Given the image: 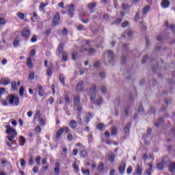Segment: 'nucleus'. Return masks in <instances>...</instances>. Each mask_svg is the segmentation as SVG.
Instances as JSON below:
<instances>
[{
    "instance_id": "28",
    "label": "nucleus",
    "mask_w": 175,
    "mask_h": 175,
    "mask_svg": "<svg viewBox=\"0 0 175 175\" xmlns=\"http://www.w3.org/2000/svg\"><path fill=\"white\" fill-rule=\"evenodd\" d=\"M27 142V140L25 139V137L23 136H21L20 137V146H24L25 143Z\"/></svg>"
},
{
    "instance_id": "2",
    "label": "nucleus",
    "mask_w": 175,
    "mask_h": 175,
    "mask_svg": "<svg viewBox=\"0 0 175 175\" xmlns=\"http://www.w3.org/2000/svg\"><path fill=\"white\" fill-rule=\"evenodd\" d=\"M7 130L6 132L9 136H7V139L10 142H7L6 144L8 146V147H12V145L13 144V140H14V138L16 136H17V131L12 128L11 126H6Z\"/></svg>"
},
{
    "instance_id": "7",
    "label": "nucleus",
    "mask_w": 175,
    "mask_h": 175,
    "mask_svg": "<svg viewBox=\"0 0 175 175\" xmlns=\"http://www.w3.org/2000/svg\"><path fill=\"white\" fill-rule=\"evenodd\" d=\"M75 12V5L73 4L69 5L68 14L70 17H73V13Z\"/></svg>"
},
{
    "instance_id": "9",
    "label": "nucleus",
    "mask_w": 175,
    "mask_h": 175,
    "mask_svg": "<svg viewBox=\"0 0 175 175\" xmlns=\"http://www.w3.org/2000/svg\"><path fill=\"white\" fill-rule=\"evenodd\" d=\"M11 81L9 78H2L1 79V84L3 85H9L10 84Z\"/></svg>"
},
{
    "instance_id": "13",
    "label": "nucleus",
    "mask_w": 175,
    "mask_h": 175,
    "mask_svg": "<svg viewBox=\"0 0 175 175\" xmlns=\"http://www.w3.org/2000/svg\"><path fill=\"white\" fill-rule=\"evenodd\" d=\"M55 169L54 172L56 174H59V169L61 168V165L59 164V162H56L55 163Z\"/></svg>"
},
{
    "instance_id": "4",
    "label": "nucleus",
    "mask_w": 175,
    "mask_h": 175,
    "mask_svg": "<svg viewBox=\"0 0 175 175\" xmlns=\"http://www.w3.org/2000/svg\"><path fill=\"white\" fill-rule=\"evenodd\" d=\"M21 36L23 38H29L31 36V30L28 27H25L22 30Z\"/></svg>"
},
{
    "instance_id": "27",
    "label": "nucleus",
    "mask_w": 175,
    "mask_h": 175,
    "mask_svg": "<svg viewBox=\"0 0 175 175\" xmlns=\"http://www.w3.org/2000/svg\"><path fill=\"white\" fill-rule=\"evenodd\" d=\"M11 87L13 91H17V90H18V88H17V83H16V81L12 82Z\"/></svg>"
},
{
    "instance_id": "36",
    "label": "nucleus",
    "mask_w": 175,
    "mask_h": 175,
    "mask_svg": "<svg viewBox=\"0 0 175 175\" xmlns=\"http://www.w3.org/2000/svg\"><path fill=\"white\" fill-rule=\"evenodd\" d=\"M84 51H88V53L90 55H92V54H94V53H95V51H96L95 49H94V48L90 49L89 50L87 49H85Z\"/></svg>"
},
{
    "instance_id": "48",
    "label": "nucleus",
    "mask_w": 175,
    "mask_h": 175,
    "mask_svg": "<svg viewBox=\"0 0 175 175\" xmlns=\"http://www.w3.org/2000/svg\"><path fill=\"white\" fill-rule=\"evenodd\" d=\"M72 167L74 170H75L77 172H79L80 169L79 168V165H77V164H76V163H75L72 165Z\"/></svg>"
},
{
    "instance_id": "40",
    "label": "nucleus",
    "mask_w": 175,
    "mask_h": 175,
    "mask_svg": "<svg viewBox=\"0 0 175 175\" xmlns=\"http://www.w3.org/2000/svg\"><path fill=\"white\" fill-rule=\"evenodd\" d=\"M61 129H63V132H66V133H69V132H70V129H69L68 126H64Z\"/></svg>"
},
{
    "instance_id": "43",
    "label": "nucleus",
    "mask_w": 175,
    "mask_h": 175,
    "mask_svg": "<svg viewBox=\"0 0 175 175\" xmlns=\"http://www.w3.org/2000/svg\"><path fill=\"white\" fill-rule=\"evenodd\" d=\"M92 117H94V115L92 114L91 113H89V117L85 118V122H87V123L90 122V119L92 118Z\"/></svg>"
},
{
    "instance_id": "49",
    "label": "nucleus",
    "mask_w": 175,
    "mask_h": 175,
    "mask_svg": "<svg viewBox=\"0 0 175 175\" xmlns=\"http://www.w3.org/2000/svg\"><path fill=\"white\" fill-rule=\"evenodd\" d=\"M29 79H30V80H33V79H35V72H30L29 75Z\"/></svg>"
},
{
    "instance_id": "30",
    "label": "nucleus",
    "mask_w": 175,
    "mask_h": 175,
    "mask_svg": "<svg viewBox=\"0 0 175 175\" xmlns=\"http://www.w3.org/2000/svg\"><path fill=\"white\" fill-rule=\"evenodd\" d=\"M62 55L63 61L66 62V61H68V53H66V52H62Z\"/></svg>"
},
{
    "instance_id": "44",
    "label": "nucleus",
    "mask_w": 175,
    "mask_h": 175,
    "mask_svg": "<svg viewBox=\"0 0 175 175\" xmlns=\"http://www.w3.org/2000/svg\"><path fill=\"white\" fill-rule=\"evenodd\" d=\"M121 21H122V19H121V18H118V19H116L115 21H113V23H112V25H118V24H120V23H121Z\"/></svg>"
},
{
    "instance_id": "51",
    "label": "nucleus",
    "mask_w": 175,
    "mask_h": 175,
    "mask_svg": "<svg viewBox=\"0 0 175 175\" xmlns=\"http://www.w3.org/2000/svg\"><path fill=\"white\" fill-rule=\"evenodd\" d=\"M36 54V50H35V49H31V51H30L31 57H35Z\"/></svg>"
},
{
    "instance_id": "17",
    "label": "nucleus",
    "mask_w": 175,
    "mask_h": 175,
    "mask_svg": "<svg viewBox=\"0 0 175 175\" xmlns=\"http://www.w3.org/2000/svg\"><path fill=\"white\" fill-rule=\"evenodd\" d=\"M80 105V96H75L74 98V106Z\"/></svg>"
},
{
    "instance_id": "59",
    "label": "nucleus",
    "mask_w": 175,
    "mask_h": 175,
    "mask_svg": "<svg viewBox=\"0 0 175 175\" xmlns=\"http://www.w3.org/2000/svg\"><path fill=\"white\" fill-rule=\"evenodd\" d=\"M67 139L68 140V142H72L73 140V136L72 135V134H69L67 136Z\"/></svg>"
},
{
    "instance_id": "64",
    "label": "nucleus",
    "mask_w": 175,
    "mask_h": 175,
    "mask_svg": "<svg viewBox=\"0 0 175 175\" xmlns=\"http://www.w3.org/2000/svg\"><path fill=\"white\" fill-rule=\"evenodd\" d=\"M62 35H64V36L68 33V30L66 29V28H64L63 31H62Z\"/></svg>"
},
{
    "instance_id": "46",
    "label": "nucleus",
    "mask_w": 175,
    "mask_h": 175,
    "mask_svg": "<svg viewBox=\"0 0 175 175\" xmlns=\"http://www.w3.org/2000/svg\"><path fill=\"white\" fill-rule=\"evenodd\" d=\"M39 121L41 126H44L46 125V122H44V120L43 118H40Z\"/></svg>"
},
{
    "instance_id": "61",
    "label": "nucleus",
    "mask_w": 175,
    "mask_h": 175,
    "mask_svg": "<svg viewBox=\"0 0 175 175\" xmlns=\"http://www.w3.org/2000/svg\"><path fill=\"white\" fill-rule=\"evenodd\" d=\"M33 173H38V172H39V167H36V166H34L33 167Z\"/></svg>"
},
{
    "instance_id": "54",
    "label": "nucleus",
    "mask_w": 175,
    "mask_h": 175,
    "mask_svg": "<svg viewBox=\"0 0 175 175\" xmlns=\"http://www.w3.org/2000/svg\"><path fill=\"white\" fill-rule=\"evenodd\" d=\"M64 99H65V102L66 103H67V105H69V103H70V100L69 98V96H64Z\"/></svg>"
},
{
    "instance_id": "32",
    "label": "nucleus",
    "mask_w": 175,
    "mask_h": 175,
    "mask_svg": "<svg viewBox=\"0 0 175 175\" xmlns=\"http://www.w3.org/2000/svg\"><path fill=\"white\" fill-rule=\"evenodd\" d=\"M111 135H117V133H118V131H117V127H112L111 129Z\"/></svg>"
},
{
    "instance_id": "38",
    "label": "nucleus",
    "mask_w": 175,
    "mask_h": 175,
    "mask_svg": "<svg viewBox=\"0 0 175 175\" xmlns=\"http://www.w3.org/2000/svg\"><path fill=\"white\" fill-rule=\"evenodd\" d=\"M24 91H25L24 87L21 86L19 89L20 96H24Z\"/></svg>"
},
{
    "instance_id": "22",
    "label": "nucleus",
    "mask_w": 175,
    "mask_h": 175,
    "mask_svg": "<svg viewBox=\"0 0 175 175\" xmlns=\"http://www.w3.org/2000/svg\"><path fill=\"white\" fill-rule=\"evenodd\" d=\"M64 44H60L57 48V51L59 54H62V53L65 52V51H64Z\"/></svg>"
},
{
    "instance_id": "33",
    "label": "nucleus",
    "mask_w": 175,
    "mask_h": 175,
    "mask_svg": "<svg viewBox=\"0 0 175 175\" xmlns=\"http://www.w3.org/2000/svg\"><path fill=\"white\" fill-rule=\"evenodd\" d=\"M47 5H49L48 3H41L40 5V12H44V8L46 6H47Z\"/></svg>"
},
{
    "instance_id": "11",
    "label": "nucleus",
    "mask_w": 175,
    "mask_h": 175,
    "mask_svg": "<svg viewBox=\"0 0 175 175\" xmlns=\"http://www.w3.org/2000/svg\"><path fill=\"white\" fill-rule=\"evenodd\" d=\"M63 133H64L63 129H59L56 132L55 140H59V138L62 136Z\"/></svg>"
},
{
    "instance_id": "20",
    "label": "nucleus",
    "mask_w": 175,
    "mask_h": 175,
    "mask_svg": "<svg viewBox=\"0 0 175 175\" xmlns=\"http://www.w3.org/2000/svg\"><path fill=\"white\" fill-rule=\"evenodd\" d=\"M125 163L122 164L121 165H120L119 167V173H120V174H124V172H125Z\"/></svg>"
},
{
    "instance_id": "56",
    "label": "nucleus",
    "mask_w": 175,
    "mask_h": 175,
    "mask_svg": "<svg viewBox=\"0 0 175 175\" xmlns=\"http://www.w3.org/2000/svg\"><path fill=\"white\" fill-rule=\"evenodd\" d=\"M101 92L102 94H106L107 92V89L105 86L101 87Z\"/></svg>"
},
{
    "instance_id": "1",
    "label": "nucleus",
    "mask_w": 175,
    "mask_h": 175,
    "mask_svg": "<svg viewBox=\"0 0 175 175\" xmlns=\"http://www.w3.org/2000/svg\"><path fill=\"white\" fill-rule=\"evenodd\" d=\"M96 93V85H92V88H90L89 90L90 100L91 102H92V103H94V105H96V106H100L103 102L102 97H99L98 98H97L96 100H95V98H96V95L95 94Z\"/></svg>"
},
{
    "instance_id": "47",
    "label": "nucleus",
    "mask_w": 175,
    "mask_h": 175,
    "mask_svg": "<svg viewBox=\"0 0 175 175\" xmlns=\"http://www.w3.org/2000/svg\"><path fill=\"white\" fill-rule=\"evenodd\" d=\"M35 131L36 132H37V133H40V132H42V128L40 127V126H36Z\"/></svg>"
},
{
    "instance_id": "18",
    "label": "nucleus",
    "mask_w": 175,
    "mask_h": 175,
    "mask_svg": "<svg viewBox=\"0 0 175 175\" xmlns=\"http://www.w3.org/2000/svg\"><path fill=\"white\" fill-rule=\"evenodd\" d=\"M1 165L2 166H8V167H10V166H12V164H10V162H9L8 160L6 159H3L1 161Z\"/></svg>"
},
{
    "instance_id": "53",
    "label": "nucleus",
    "mask_w": 175,
    "mask_h": 175,
    "mask_svg": "<svg viewBox=\"0 0 175 175\" xmlns=\"http://www.w3.org/2000/svg\"><path fill=\"white\" fill-rule=\"evenodd\" d=\"M42 159V157H40V156L37 157V158L36 159V163L37 165H40V160Z\"/></svg>"
},
{
    "instance_id": "23",
    "label": "nucleus",
    "mask_w": 175,
    "mask_h": 175,
    "mask_svg": "<svg viewBox=\"0 0 175 175\" xmlns=\"http://www.w3.org/2000/svg\"><path fill=\"white\" fill-rule=\"evenodd\" d=\"M148 12H150V7L146 6L142 9V14H143V16H145V14H147Z\"/></svg>"
},
{
    "instance_id": "39",
    "label": "nucleus",
    "mask_w": 175,
    "mask_h": 175,
    "mask_svg": "<svg viewBox=\"0 0 175 175\" xmlns=\"http://www.w3.org/2000/svg\"><path fill=\"white\" fill-rule=\"evenodd\" d=\"M31 42L32 43H35L36 42H38V36L33 35L31 38Z\"/></svg>"
},
{
    "instance_id": "10",
    "label": "nucleus",
    "mask_w": 175,
    "mask_h": 175,
    "mask_svg": "<svg viewBox=\"0 0 175 175\" xmlns=\"http://www.w3.org/2000/svg\"><path fill=\"white\" fill-rule=\"evenodd\" d=\"M143 170H144L143 166L137 165L136 168H135L136 174L137 175H142V173H143Z\"/></svg>"
},
{
    "instance_id": "63",
    "label": "nucleus",
    "mask_w": 175,
    "mask_h": 175,
    "mask_svg": "<svg viewBox=\"0 0 175 175\" xmlns=\"http://www.w3.org/2000/svg\"><path fill=\"white\" fill-rule=\"evenodd\" d=\"M38 94L40 95V96H43L44 95V90H43V89L42 90H40L38 92Z\"/></svg>"
},
{
    "instance_id": "24",
    "label": "nucleus",
    "mask_w": 175,
    "mask_h": 175,
    "mask_svg": "<svg viewBox=\"0 0 175 175\" xmlns=\"http://www.w3.org/2000/svg\"><path fill=\"white\" fill-rule=\"evenodd\" d=\"M163 118H160L157 122L154 123V126L158 128L159 126H161V125H163Z\"/></svg>"
},
{
    "instance_id": "35",
    "label": "nucleus",
    "mask_w": 175,
    "mask_h": 175,
    "mask_svg": "<svg viewBox=\"0 0 175 175\" xmlns=\"http://www.w3.org/2000/svg\"><path fill=\"white\" fill-rule=\"evenodd\" d=\"M162 162L164 165H167V163H169V157H164L162 159Z\"/></svg>"
},
{
    "instance_id": "26",
    "label": "nucleus",
    "mask_w": 175,
    "mask_h": 175,
    "mask_svg": "<svg viewBox=\"0 0 175 175\" xmlns=\"http://www.w3.org/2000/svg\"><path fill=\"white\" fill-rule=\"evenodd\" d=\"M46 75L50 77L51 75H53V66L48 67L47 70H46Z\"/></svg>"
},
{
    "instance_id": "14",
    "label": "nucleus",
    "mask_w": 175,
    "mask_h": 175,
    "mask_svg": "<svg viewBox=\"0 0 175 175\" xmlns=\"http://www.w3.org/2000/svg\"><path fill=\"white\" fill-rule=\"evenodd\" d=\"M169 172L170 173H174L175 172V163H170L168 165Z\"/></svg>"
},
{
    "instance_id": "19",
    "label": "nucleus",
    "mask_w": 175,
    "mask_h": 175,
    "mask_svg": "<svg viewBox=\"0 0 175 175\" xmlns=\"http://www.w3.org/2000/svg\"><path fill=\"white\" fill-rule=\"evenodd\" d=\"M129 129H131V122L128 123L124 129V133L126 135H129Z\"/></svg>"
},
{
    "instance_id": "12",
    "label": "nucleus",
    "mask_w": 175,
    "mask_h": 175,
    "mask_svg": "<svg viewBox=\"0 0 175 175\" xmlns=\"http://www.w3.org/2000/svg\"><path fill=\"white\" fill-rule=\"evenodd\" d=\"M26 65L27 68L32 69L33 68V65L32 64V58L30 57L27 59Z\"/></svg>"
},
{
    "instance_id": "42",
    "label": "nucleus",
    "mask_w": 175,
    "mask_h": 175,
    "mask_svg": "<svg viewBox=\"0 0 175 175\" xmlns=\"http://www.w3.org/2000/svg\"><path fill=\"white\" fill-rule=\"evenodd\" d=\"M81 157H83V158H85V157H87V155H88V153L87 152V150H83L81 151Z\"/></svg>"
},
{
    "instance_id": "3",
    "label": "nucleus",
    "mask_w": 175,
    "mask_h": 175,
    "mask_svg": "<svg viewBox=\"0 0 175 175\" xmlns=\"http://www.w3.org/2000/svg\"><path fill=\"white\" fill-rule=\"evenodd\" d=\"M8 100L10 104L12 106H18V105H20V98L14 94L8 96Z\"/></svg>"
},
{
    "instance_id": "50",
    "label": "nucleus",
    "mask_w": 175,
    "mask_h": 175,
    "mask_svg": "<svg viewBox=\"0 0 175 175\" xmlns=\"http://www.w3.org/2000/svg\"><path fill=\"white\" fill-rule=\"evenodd\" d=\"M104 127H105V124H103L102 123H99L97 125V129H98L100 131H102V129H103Z\"/></svg>"
},
{
    "instance_id": "55",
    "label": "nucleus",
    "mask_w": 175,
    "mask_h": 175,
    "mask_svg": "<svg viewBox=\"0 0 175 175\" xmlns=\"http://www.w3.org/2000/svg\"><path fill=\"white\" fill-rule=\"evenodd\" d=\"M128 25H129V21H125V22H123L122 23V28H125V27H128Z\"/></svg>"
},
{
    "instance_id": "60",
    "label": "nucleus",
    "mask_w": 175,
    "mask_h": 175,
    "mask_svg": "<svg viewBox=\"0 0 175 175\" xmlns=\"http://www.w3.org/2000/svg\"><path fill=\"white\" fill-rule=\"evenodd\" d=\"M21 165L22 167H24V166H25V160L24 159H21Z\"/></svg>"
},
{
    "instance_id": "37",
    "label": "nucleus",
    "mask_w": 175,
    "mask_h": 175,
    "mask_svg": "<svg viewBox=\"0 0 175 175\" xmlns=\"http://www.w3.org/2000/svg\"><path fill=\"white\" fill-rule=\"evenodd\" d=\"M157 167L158 170H163V163H157Z\"/></svg>"
},
{
    "instance_id": "45",
    "label": "nucleus",
    "mask_w": 175,
    "mask_h": 175,
    "mask_svg": "<svg viewBox=\"0 0 175 175\" xmlns=\"http://www.w3.org/2000/svg\"><path fill=\"white\" fill-rule=\"evenodd\" d=\"M133 170V168L132 167V166H129V167L127 168V170H126L127 174H131Z\"/></svg>"
},
{
    "instance_id": "5",
    "label": "nucleus",
    "mask_w": 175,
    "mask_h": 175,
    "mask_svg": "<svg viewBox=\"0 0 175 175\" xmlns=\"http://www.w3.org/2000/svg\"><path fill=\"white\" fill-rule=\"evenodd\" d=\"M105 54H107V61L109 64L114 61V53H113L112 51H107V52Z\"/></svg>"
},
{
    "instance_id": "16",
    "label": "nucleus",
    "mask_w": 175,
    "mask_h": 175,
    "mask_svg": "<svg viewBox=\"0 0 175 175\" xmlns=\"http://www.w3.org/2000/svg\"><path fill=\"white\" fill-rule=\"evenodd\" d=\"M69 126L72 128V129H76L77 128V122L76 120H70Z\"/></svg>"
},
{
    "instance_id": "25",
    "label": "nucleus",
    "mask_w": 175,
    "mask_h": 175,
    "mask_svg": "<svg viewBox=\"0 0 175 175\" xmlns=\"http://www.w3.org/2000/svg\"><path fill=\"white\" fill-rule=\"evenodd\" d=\"M59 79V81L62 84V85H65V77H64V74H60Z\"/></svg>"
},
{
    "instance_id": "29",
    "label": "nucleus",
    "mask_w": 175,
    "mask_h": 175,
    "mask_svg": "<svg viewBox=\"0 0 175 175\" xmlns=\"http://www.w3.org/2000/svg\"><path fill=\"white\" fill-rule=\"evenodd\" d=\"M96 7V3H90L88 5V9H90V10H92V9H94V8Z\"/></svg>"
},
{
    "instance_id": "21",
    "label": "nucleus",
    "mask_w": 175,
    "mask_h": 175,
    "mask_svg": "<svg viewBox=\"0 0 175 175\" xmlns=\"http://www.w3.org/2000/svg\"><path fill=\"white\" fill-rule=\"evenodd\" d=\"M97 170H98L100 173H102V172L105 170V164H103V163H100Z\"/></svg>"
},
{
    "instance_id": "15",
    "label": "nucleus",
    "mask_w": 175,
    "mask_h": 175,
    "mask_svg": "<svg viewBox=\"0 0 175 175\" xmlns=\"http://www.w3.org/2000/svg\"><path fill=\"white\" fill-rule=\"evenodd\" d=\"M84 84V81H81L79 82V83L77 85L76 90L77 91H83V85Z\"/></svg>"
},
{
    "instance_id": "6",
    "label": "nucleus",
    "mask_w": 175,
    "mask_h": 175,
    "mask_svg": "<svg viewBox=\"0 0 175 175\" xmlns=\"http://www.w3.org/2000/svg\"><path fill=\"white\" fill-rule=\"evenodd\" d=\"M59 24V13H56L53 17V25H58Z\"/></svg>"
},
{
    "instance_id": "58",
    "label": "nucleus",
    "mask_w": 175,
    "mask_h": 175,
    "mask_svg": "<svg viewBox=\"0 0 175 175\" xmlns=\"http://www.w3.org/2000/svg\"><path fill=\"white\" fill-rule=\"evenodd\" d=\"M29 165H33V157L31 156L29 159Z\"/></svg>"
},
{
    "instance_id": "57",
    "label": "nucleus",
    "mask_w": 175,
    "mask_h": 175,
    "mask_svg": "<svg viewBox=\"0 0 175 175\" xmlns=\"http://www.w3.org/2000/svg\"><path fill=\"white\" fill-rule=\"evenodd\" d=\"M17 16H18V17L19 18H21V20H24V14L23 13H20V12H18V14H17Z\"/></svg>"
},
{
    "instance_id": "8",
    "label": "nucleus",
    "mask_w": 175,
    "mask_h": 175,
    "mask_svg": "<svg viewBox=\"0 0 175 175\" xmlns=\"http://www.w3.org/2000/svg\"><path fill=\"white\" fill-rule=\"evenodd\" d=\"M161 6L163 9H167L170 6V1L169 0H163L161 1Z\"/></svg>"
},
{
    "instance_id": "52",
    "label": "nucleus",
    "mask_w": 175,
    "mask_h": 175,
    "mask_svg": "<svg viewBox=\"0 0 175 175\" xmlns=\"http://www.w3.org/2000/svg\"><path fill=\"white\" fill-rule=\"evenodd\" d=\"M77 51L73 52L72 54V59L75 60L77 58Z\"/></svg>"
},
{
    "instance_id": "62",
    "label": "nucleus",
    "mask_w": 175,
    "mask_h": 175,
    "mask_svg": "<svg viewBox=\"0 0 175 175\" xmlns=\"http://www.w3.org/2000/svg\"><path fill=\"white\" fill-rule=\"evenodd\" d=\"M138 111L139 112L144 111V109H143V105H142V104L139 105Z\"/></svg>"
},
{
    "instance_id": "34",
    "label": "nucleus",
    "mask_w": 175,
    "mask_h": 175,
    "mask_svg": "<svg viewBox=\"0 0 175 175\" xmlns=\"http://www.w3.org/2000/svg\"><path fill=\"white\" fill-rule=\"evenodd\" d=\"M19 43H20V41H18V38H15L13 42L14 47H18Z\"/></svg>"
},
{
    "instance_id": "31",
    "label": "nucleus",
    "mask_w": 175,
    "mask_h": 175,
    "mask_svg": "<svg viewBox=\"0 0 175 175\" xmlns=\"http://www.w3.org/2000/svg\"><path fill=\"white\" fill-rule=\"evenodd\" d=\"M109 159L110 162H113L116 159V154H114V153L109 154Z\"/></svg>"
},
{
    "instance_id": "41",
    "label": "nucleus",
    "mask_w": 175,
    "mask_h": 175,
    "mask_svg": "<svg viewBox=\"0 0 175 175\" xmlns=\"http://www.w3.org/2000/svg\"><path fill=\"white\" fill-rule=\"evenodd\" d=\"M81 172H82L83 174L90 175V170H85V169H84V167H82Z\"/></svg>"
}]
</instances>
